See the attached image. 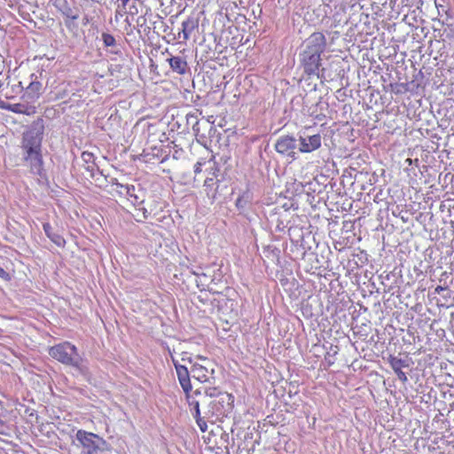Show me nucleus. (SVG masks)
Here are the masks:
<instances>
[{
  "label": "nucleus",
  "instance_id": "obj_6",
  "mask_svg": "<svg viewBox=\"0 0 454 454\" xmlns=\"http://www.w3.org/2000/svg\"><path fill=\"white\" fill-rule=\"evenodd\" d=\"M197 359L200 360L201 364L197 361H193L191 357L187 358V361L192 364V377L203 383H211V380H214L215 372V370L212 367L213 364L206 357L198 356Z\"/></svg>",
  "mask_w": 454,
  "mask_h": 454
},
{
  "label": "nucleus",
  "instance_id": "obj_12",
  "mask_svg": "<svg viewBox=\"0 0 454 454\" xmlns=\"http://www.w3.org/2000/svg\"><path fill=\"white\" fill-rule=\"evenodd\" d=\"M320 55L313 53H301V60L304 66L305 72L309 74H316L319 71Z\"/></svg>",
  "mask_w": 454,
  "mask_h": 454
},
{
  "label": "nucleus",
  "instance_id": "obj_39",
  "mask_svg": "<svg viewBox=\"0 0 454 454\" xmlns=\"http://www.w3.org/2000/svg\"><path fill=\"white\" fill-rule=\"evenodd\" d=\"M321 72H322V74H323V73L325 72V68H322V69H321Z\"/></svg>",
  "mask_w": 454,
  "mask_h": 454
},
{
  "label": "nucleus",
  "instance_id": "obj_36",
  "mask_svg": "<svg viewBox=\"0 0 454 454\" xmlns=\"http://www.w3.org/2000/svg\"><path fill=\"white\" fill-rule=\"evenodd\" d=\"M210 181H212V179H207V180L205 181V184H210Z\"/></svg>",
  "mask_w": 454,
  "mask_h": 454
},
{
  "label": "nucleus",
  "instance_id": "obj_34",
  "mask_svg": "<svg viewBox=\"0 0 454 454\" xmlns=\"http://www.w3.org/2000/svg\"><path fill=\"white\" fill-rule=\"evenodd\" d=\"M4 101L0 98V107L4 108Z\"/></svg>",
  "mask_w": 454,
  "mask_h": 454
},
{
  "label": "nucleus",
  "instance_id": "obj_33",
  "mask_svg": "<svg viewBox=\"0 0 454 454\" xmlns=\"http://www.w3.org/2000/svg\"><path fill=\"white\" fill-rule=\"evenodd\" d=\"M191 272L200 278V273H201L200 271L192 270Z\"/></svg>",
  "mask_w": 454,
  "mask_h": 454
},
{
  "label": "nucleus",
  "instance_id": "obj_7",
  "mask_svg": "<svg viewBox=\"0 0 454 454\" xmlns=\"http://www.w3.org/2000/svg\"><path fill=\"white\" fill-rule=\"evenodd\" d=\"M214 400V416H227L233 408L234 397L226 393L221 392L216 388Z\"/></svg>",
  "mask_w": 454,
  "mask_h": 454
},
{
  "label": "nucleus",
  "instance_id": "obj_13",
  "mask_svg": "<svg viewBox=\"0 0 454 454\" xmlns=\"http://www.w3.org/2000/svg\"><path fill=\"white\" fill-rule=\"evenodd\" d=\"M388 362L397 375L398 379L405 383L408 381V378L404 372H403V368H407L410 366L409 361L406 359H402L396 356H389Z\"/></svg>",
  "mask_w": 454,
  "mask_h": 454
},
{
  "label": "nucleus",
  "instance_id": "obj_38",
  "mask_svg": "<svg viewBox=\"0 0 454 454\" xmlns=\"http://www.w3.org/2000/svg\"><path fill=\"white\" fill-rule=\"evenodd\" d=\"M3 62H4V61H3V57H2V55L0 54V64H1V63H3Z\"/></svg>",
  "mask_w": 454,
  "mask_h": 454
},
{
  "label": "nucleus",
  "instance_id": "obj_14",
  "mask_svg": "<svg viewBox=\"0 0 454 454\" xmlns=\"http://www.w3.org/2000/svg\"><path fill=\"white\" fill-rule=\"evenodd\" d=\"M199 27V20L194 17H189L182 23V32L178 34V37L183 38V42H186L191 35Z\"/></svg>",
  "mask_w": 454,
  "mask_h": 454
},
{
  "label": "nucleus",
  "instance_id": "obj_16",
  "mask_svg": "<svg viewBox=\"0 0 454 454\" xmlns=\"http://www.w3.org/2000/svg\"><path fill=\"white\" fill-rule=\"evenodd\" d=\"M101 38L105 47L110 48L109 52L115 55H121V46L117 43L114 35L108 33H103Z\"/></svg>",
  "mask_w": 454,
  "mask_h": 454
},
{
  "label": "nucleus",
  "instance_id": "obj_37",
  "mask_svg": "<svg viewBox=\"0 0 454 454\" xmlns=\"http://www.w3.org/2000/svg\"><path fill=\"white\" fill-rule=\"evenodd\" d=\"M210 181H212V179H207V180L205 181V184H210Z\"/></svg>",
  "mask_w": 454,
  "mask_h": 454
},
{
  "label": "nucleus",
  "instance_id": "obj_20",
  "mask_svg": "<svg viewBox=\"0 0 454 454\" xmlns=\"http://www.w3.org/2000/svg\"><path fill=\"white\" fill-rule=\"evenodd\" d=\"M211 270L209 269L207 270L206 272L201 271L200 278L196 280L198 286H206L210 284L211 278Z\"/></svg>",
  "mask_w": 454,
  "mask_h": 454
},
{
  "label": "nucleus",
  "instance_id": "obj_2",
  "mask_svg": "<svg viewBox=\"0 0 454 454\" xmlns=\"http://www.w3.org/2000/svg\"><path fill=\"white\" fill-rule=\"evenodd\" d=\"M43 133L32 129L23 135L22 148L24 151V160L27 161L34 174L41 175L43 169V159L41 155V144Z\"/></svg>",
  "mask_w": 454,
  "mask_h": 454
},
{
  "label": "nucleus",
  "instance_id": "obj_24",
  "mask_svg": "<svg viewBox=\"0 0 454 454\" xmlns=\"http://www.w3.org/2000/svg\"><path fill=\"white\" fill-rule=\"evenodd\" d=\"M84 168L91 178H94L96 176V173H98L99 171L98 166L95 163L86 164Z\"/></svg>",
  "mask_w": 454,
  "mask_h": 454
},
{
  "label": "nucleus",
  "instance_id": "obj_3",
  "mask_svg": "<svg viewBox=\"0 0 454 454\" xmlns=\"http://www.w3.org/2000/svg\"><path fill=\"white\" fill-rule=\"evenodd\" d=\"M125 192L128 194L127 199L135 207L133 215L137 222L146 220L156 209V202L146 200L145 192L142 188L130 185V189H127Z\"/></svg>",
  "mask_w": 454,
  "mask_h": 454
},
{
  "label": "nucleus",
  "instance_id": "obj_21",
  "mask_svg": "<svg viewBox=\"0 0 454 454\" xmlns=\"http://www.w3.org/2000/svg\"><path fill=\"white\" fill-rule=\"evenodd\" d=\"M121 4H118V8L121 9V11L122 12H126L128 7L129 8V10L131 11L132 8H134L136 10V12H137V8L135 7L134 5V3L135 2H139V3H143L144 0H118Z\"/></svg>",
  "mask_w": 454,
  "mask_h": 454
},
{
  "label": "nucleus",
  "instance_id": "obj_22",
  "mask_svg": "<svg viewBox=\"0 0 454 454\" xmlns=\"http://www.w3.org/2000/svg\"><path fill=\"white\" fill-rule=\"evenodd\" d=\"M31 109H32L31 106H27L23 105V104H15V105H13L12 106V110L14 113H18V114H29L31 113Z\"/></svg>",
  "mask_w": 454,
  "mask_h": 454
},
{
  "label": "nucleus",
  "instance_id": "obj_35",
  "mask_svg": "<svg viewBox=\"0 0 454 454\" xmlns=\"http://www.w3.org/2000/svg\"><path fill=\"white\" fill-rule=\"evenodd\" d=\"M19 86L23 90L24 89V86L22 84V82H19Z\"/></svg>",
  "mask_w": 454,
  "mask_h": 454
},
{
  "label": "nucleus",
  "instance_id": "obj_30",
  "mask_svg": "<svg viewBox=\"0 0 454 454\" xmlns=\"http://www.w3.org/2000/svg\"><path fill=\"white\" fill-rule=\"evenodd\" d=\"M447 289V287H444V286H438L435 289H434V293L437 294H440L442 291Z\"/></svg>",
  "mask_w": 454,
  "mask_h": 454
},
{
  "label": "nucleus",
  "instance_id": "obj_31",
  "mask_svg": "<svg viewBox=\"0 0 454 454\" xmlns=\"http://www.w3.org/2000/svg\"><path fill=\"white\" fill-rule=\"evenodd\" d=\"M201 163L198 162L196 165H195V169H194V172L195 173H200L201 171Z\"/></svg>",
  "mask_w": 454,
  "mask_h": 454
},
{
  "label": "nucleus",
  "instance_id": "obj_25",
  "mask_svg": "<svg viewBox=\"0 0 454 454\" xmlns=\"http://www.w3.org/2000/svg\"><path fill=\"white\" fill-rule=\"evenodd\" d=\"M82 159L85 164L95 163L94 162L95 157H94L93 153H91L83 152L82 153Z\"/></svg>",
  "mask_w": 454,
  "mask_h": 454
},
{
  "label": "nucleus",
  "instance_id": "obj_15",
  "mask_svg": "<svg viewBox=\"0 0 454 454\" xmlns=\"http://www.w3.org/2000/svg\"><path fill=\"white\" fill-rule=\"evenodd\" d=\"M167 60L172 71L178 74H184L189 69L186 60L180 56H171Z\"/></svg>",
  "mask_w": 454,
  "mask_h": 454
},
{
  "label": "nucleus",
  "instance_id": "obj_26",
  "mask_svg": "<svg viewBox=\"0 0 454 454\" xmlns=\"http://www.w3.org/2000/svg\"><path fill=\"white\" fill-rule=\"evenodd\" d=\"M93 179H94L95 184L98 186H102L104 184V183L106 181V177L103 176L102 173L99 171L98 173H96V176Z\"/></svg>",
  "mask_w": 454,
  "mask_h": 454
},
{
  "label": "nucleus",
  "instance_id": "obj_10",
  "mask_svg": "<svg viewBox=\"0 0 454 454\" xmlns=\"http://www.w3.org/2000/svg\"><path fill=\"white\" fill-rule=\"evenodd\" d=\"M175 368L176 371L177 379L179 383L184 391L186 396L190 395L192 390L191 384V370L189 371L185 365L179 364L178 363L174 361Z\"/></svg>",
  "mask_w": 454,
  "mask_h": 454
},
{
  "label": "nucleus",
  "instance_id": "obj_27",
  "mask_svg": "<svg viewBox=\"0 0 454 454\" xmlns=\"http://www.w3.org/2000/svg\"><path fill=\"white\" fill-rule=\"evenodd\" d=\"M247 204V200L244 198V196L239 197L236 200V207L239 209H243Z\"/></svg>",
  "mask_w": 454,
  "mask_h": 454
},
{
  "label": "nucleus",
  "instance_id": "obj_23",
  "mask_svg": "<svg viewBox=\"0 0 454 454\" xmlns=\"http://www.w3.org/2000/svg\"><path fill=\"white\" fill-rule=\"evenodd\" d=\"M186 121L188 124H192V129L195 132L199 131V129H196V126L199 124V121L195 114H188L186 115Z\"/></svg>",
  "mask_w": 454,
  "mask_h": 454
},
{
  "label": "nucleus",
  "instance_id": "obj_9",
  "mask_svg": "<svg viewBox=\"0 0 454 454\" xmlns=\"http://www.w3.org/2000/svg\"><path fill=\"white\" fill-rule=\"evenodd\" d=\"M325 36L320 32L313 33L305 41V50L302 53L321 54L325 51Z\"/></svg>",
  "mask_w": 454,
  "mask_h": 454
},
{
  "label": "nucleus",
  "instance_id": "obj_1",
  "mask_svg": "<svg viewBox=\"0 0 454 454\" xmlns=\"http://www.w3.org/2000/svg\"><path fill=\"white\" fill-rule=\"evenodd\" d=\"M216 387L196 389L186 396L190 411L202 432L207 429V421L214 417V396Z\"/></svg>",
  "mask_w": 454,
  "mask_h": 454
},
{
  "label": "nucleus",
  "instance_id": "obj_18",
  "mask_svg": "<svg viewBox=\"0 0 454 454\" xmlns=\"http://www.w3.org/2000/svg\"><path fill=\"white\" fill-rule=\"evenodd\" d=\"M43 231L47 237L58 247H63L65 245V239L60 235L53 232V228L50 223H47L43 224Z\"/></svg>",
  "mask_w": 454,
  "mask_h": 454
},
{
  "label": "nucleus",
  "instance_id": "obj_8",
  "mask_svg": "<svg viewBox=\"0 0 454 454\" xmlns=\"http://www.w3.org/2000/svg\"><path fill=\"white\" fill-rule=\"evenodd\" d=\"M298 146L297 140L293 136H282L278 138L275 144L276 151L293 160L296 159V148Z\"/></svg>",
  "mask_w": 454,
  "mask_h": 454
},
{
  "label": "nucleus",
  "instance_id": "obj_5",
  "mask_svg": "<svg viewBox=\"0 0 454 454\" xmlns=\"http://www.w3.org/2000/svg\"><path fill=\"white\" fill-rule=\"evenodd\" d=\"M75 439L82 448L80 454H98L109 449V444L102 437L82 429L77 431Z\"/></svg>",
  "mask_w": 454,
  "mask_h": 454
},
{
  "label": "nucleus",
  "instance_id": "obj_28",
  "mask_svg": "<svg viewBox=\"0 0 454 454\" xmlns=\"http://www.w3.org/2000/svg\"><path fill=\"white\" fill-rule=\"evenodd\" d=\"M221 278H222L221 273L214 274L213 276H211L210 285L216 284L218 281L221 280Z\"/></svg>",
  "mask_w": 454,
  "mask_h": 454
},
{
  "label": "nucleus",
  "instance_id": "obj_19",
  "mask_svg": "<svg viewBox=\"0 0 454 454\" xmlns=\"http://www.w3.org/2000/svg\"><path fill=\"white\" fill-rule=\"evenodd\" d=\"M113 191L119 193L121 196L128 197V194L125 192L127 189H130V185H124L117 182L116 179H113L112 183Z\"/></svg>",
  "mask_w": 454,
  "mask_h": 454
},
{
  "label": "nucleus",
  "instance_id": "obj_29",
  "mask_svg": "<svg viewBox=\"0 0 454 454\" xmlns=\"http://www.w3.org/2000/svg\"><path fill=\"white\" fill-rule=\"evenodd\" d=\"M66 15L68 18L72 19V20H77L78 19V14L73 13L71 11L69 12L66 13Z\"/></svg>",
  "mask_w": 454,
  "mask_h": 454
},
{
  "label": "nucleus",
  "instance_id": "obj_4",
  "mask_svg": "<svg viewBox=\"0 0 454 454\" xmlns=\"http://www.w3.org/2000/svg\"><path fill=\"white\" fill-rule=\"evenodd\" d=\"M50 356L59 362L73 366L81 372H84L85 368L82 365V359L79 355L74 345L65 341L51 347L49 350Z\"/></svg>",
  "mask_w": 454,
  "mask_h": 454
},
{
  "label": "nucleus",
  "instance_id": "obj_17",
  "mask_svg": "<svg viewBox=\"0 0 454 454\" xmlns=\"http://www.w3.org/2000/svg\"><path fill=\"white\" fill-rule=\"evenodd\" d=\"M41 88L42 84L39 82H30L26 87L23 98L27 101H35L39 97Z\"/></svg>",
  "mask_w": 454,
  "mask_h": 454
},
{
  "label": "nucleus",
  "instance_id": "obj_32",
  "mask_svg": "<svg viewBox=\"0 0 454 454\" xmlns=\"http://www.w3.org/2000/svg\"><path fill=\"white\" fill-rule=\"evenodd\" d=\"M7 275L5 270L0 266V277L4 278Z\"/></svg>",
  "mask_w": 454,
  "mask_h": 454
},
{
  "label": "nucleus",
  "instance_id": "obj_11",
  "mask_svg": "<svg viewBox=\"0 0 454 454\" xmlns=\"http://www.w3.org/2000/svg\"><path fill=\"white\" fill-rule=\"evenodd\" d=\"M321 136L319 134L300 137L299 151L301 153H311L321 146Z\"/></svg>",
  "mask_w": 454,
  "mask_h": 454
}]
</instances>
